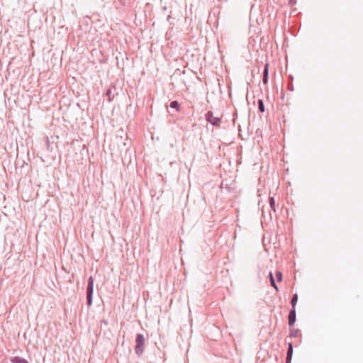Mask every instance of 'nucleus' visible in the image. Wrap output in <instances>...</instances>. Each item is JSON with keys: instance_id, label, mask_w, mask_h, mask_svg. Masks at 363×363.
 Listing matches in <instances>:
<instances>
[{"instance_id": "obj_1", "label": "nucleus", "mask_w": 363, "mask_h": 363, "mask_svg": "<svg viewBox=\"0 0 363 363\" xmlns=\"http://www.w3.org/2000/svg\"><path fill=\"white\" fill-rule=\"evenodd\" d=\"M145 337L143 334H137L135 337V352L138 356L140 357L143 355L144 349H145Z\"/></svg>"}, {"instance_id": "obj_2", "label": "nucleus", "mask_w": 363, "mask_h": 363, "mask_svg": "<svg viewBox=\"0 0 363 363\" xmlns=\"http://www.w3.org/2000/svg\"><path fill=\"white\" fill-rule=\"evenodd\" d=\"M94 293V279L91 276L88 279L87 287H86V304L88 306L92 305V298Z\"/></svg>"}, {"instance_id": "obj_3", "label": "nucleus", "mask_w": 363, "mask_h": 363, "mask_svg": "<svg viewBox=\"0 0 363 363\" xmlns=\"http://www.w3.org/2000/svg\"><path fill=\"white\" fill-rule=\"evenodd\" d=\"M205 118L206 120L212 125L216 127H219L220 125L221 118L219 117L214 116L212 111H208L205 114Z\"/></svg>"}, {"instance_id": "obj_4", "label": "nucleus", "mask_w": 363, "mask_h": 363, "mask_svg": "<svg viewBox=\"0 0 363 363\" xmlns=\"http://www.w3.org/2000/svg\"><path fill=\"white\" fill-rule=\"evenodd\" d=\"M296 309H291L288 315V323L289 326L294 325L296 322Z\"/></svg>"}, {"instance_id": "obj_5", "label": "nucleus", "mask_w": 363, "mask_h": 363, "mask_svg": "<svg viewBox=\"0 0 363 363\" xmlns=\"http://www.w3.org/2000/svg\"><path fill=\"white\" fill-rule=\"evenodd\" d=\"M268 78H269V64L266 63L264 65V68L263 70L262 82L264 84H267L268 83Z\"/></svg>"}, {"instance_id": "obj_6", "label": "nucleus", "mask_w": 363, "mask_h": 363, "mask_svg": "<svg viewBox=\"0 0 363 363\" xmlns=\"http://www.w3.org/2000/svg\"><path fill=\"white\" fill-rule=\"evenodd\" d=\"M10 361L12 363H29L28 360L18 356L11 357Z\"/></svg>"}, {"instance_id": "obj_7", "label": "nucleus", "mask_w": 363, "mask_h": 363, "mask_svg": "<svg viewBox=\"0 0 363 363\" xmlns=\"http://www.w3.org/2000/svg\"><path fill=\"white\" fill-rule=\"evenodd\" d=\"M269 281H270V284H271V286L277 291H279V288L275 282V280H274V276H273V274L272 272H269Z\"/></svg>"}, {"instance_id": "obj_8", "label": "nucleus", "mask_w": 363, "mask_h": 363, "mask_svg": "<svg viewBox=\"0 0 363 363\" xmlns=\"http://www.w3.org/2000/svg\"><path fill=\"white\" fill-rule=\"evenodd\" d=\"M298 301V294H295L292 296V298L291 299V309H296V305Z\"/></svg>"}, {"instance_id": "obj_9", "label": "nucleus", "mask_w": 363, "mask_h": 363, "mask_svg": "<svg viewBox=\"0 0 363 363\" xmlns=\"http://www.w3.org/2000/svg\"><path fill=\"white\" fill-rule=\"evenodd\" d=\"M257 105H258V110H259V111H260L261 113H264V111H265V108H264V104L263 100L262 99H258Z\"/></svg>"}, {"instance_id": "obj_10", "label": "nucleus", "mask_w": 363, "mask_h": 363, "mask_svg": "<svg viewBox=\"0 0 363 363\" xmlns=\"http://www.w3.org/2000/svg\"><path fill=\"white\" fill-rule=\"evenodd\" d=\"M169 106L172 108H175L177 110V111H178V112L180 111V109H179V104L178 103L177 101H172L170 103Z\"/></svg>"}, {"instance_id": "obj_11", "label": "nucleus", "mask_w": 363, "mask_h": 363, "mask_svg": "<svg viewBox=\"0 0 363 363\" xmlns=\"http://www.w3.org/2000/svg\"><path fill=\"white\" fill-rule=\"evenodd\" d=\"M269 206H270L271 209L273 210L274 212H276L274 198V197H269Z\"/></svg>"}, {"instance_id": "obj_12", "label": "nucleus", "mask_w": 363, "mask_h": 363, "mask_svg": "<svg viewBox=\"0 0 363 363\" xmlns=\"http://www.w3.org/2000/svg\"><path fill=\"white\" fill-rule=\"evenodd\" d=\"M300 334V330L298 329H291L290 330V335L292 337H297Z\"/></svg>"}, {"instance_id": "obj_13", "label": "nucleus", "mask_w": 363, "mask_h": 363, "mask_svg": "<svg viewBox=\"0 0 363 363\" xmlns=\"http://www.w3.org/2000/svg\"><path fill=\"white\" fill-rule=\"evenodd\" d=\"M292 354H293V345L291 343H289L286 355L289 356V357L290 356L292 357Z\"/></svg>"}, {"instance_id": "obj_14", "label": "nucleus", "mask_w": 363, "mask_h": 363, "mask_svg": "<svg viewBox=\"0 0 363 363\" xmlns=\"http://www.w3.org/2000/svg\"><path fill=\"white\" fill-rule=\"evenodd\" d=\"M276 277L278 281H281L282 280V273L279 271L276 272Z\"/></svg>"}, {"instance_id": "obj_15", "label": "nucleus", "mask_w": 363, "mask_h": 363, "mask_svg": "<svg viewBox=\"0 0 363 363\" xmlns=\"http://www.w3.org/2000/svg\"><path fill=\"white\" fill-rule=\"evenodd\" d=\"M289 77H290V79H291V81H292V80H293V77H292V76H291V75H290V76H289ZM288 89H289V91H294V85H293V84H292V82H290V84H289V86H288Z\"/></svg>"}, {"instance_id": "obj_16", "label": "nucleus", "mask_w": 363, "mask_h": 363, "mask_svg": "<svg viewBox=\"0 0 363 363\" xmlns=\"http://www.w3.org/2000/svg\"><path fill=\"white\" fill-rule=\"evenodd\" d=\"M291 358H292V357H291V356L289 357V356L286 355V363H290L291 361Z\"/></svg>"}, {"instance_id": "obj_17", "label": "nucleus", "mask_w": 363, "mask_h": 363, "mask_svg": "<svg viewBox=\"0 0 363 363\" xmlns=\"http://www.w3.org/2000/svg\"><path fill=\"white\" fill-rule=\"evenodd\" d=\"M296 3V0H289V4H294Z\"/></svg>"}, {"instance_id": "obj_18", "label": "nucleus", "mask_w": 363, "mask_h": 363, "mask_svg": "<svg viewBox=\"0 0 363 363\" xmlns=\"http://www.w3.org/2000/svg\"><path fill=\"white\" fill-rule=\"evenodd\" d=\"M101 323H103L105 325H107L108 324V321L106 320H101Z\"/></svg>"}, {"instance_id": "obj_19", "label": "nucleus", "mask_w": 363, "mask_h": 363, "mask_svg": "<svg viewBox=\"0 0 363 363\" xmlns=\"http://www.w3.org/2000/svg\"><path fill=\"white\" fill-rule=\"evenodd\" d=\"M107 94L111 95V91H108Z\"/></svg>"}]
</instances>
